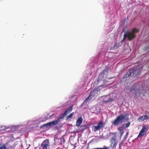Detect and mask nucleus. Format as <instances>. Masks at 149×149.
Returning <instances> with one entry per match:
<instances>
[{
    "mask_svg": "<svg viewBox=\"0 0 149 149\" xmlns=\"http://www.w3.org/2000/svg\"><path fill=\"white\" fill-rule=\"evenodd\" d=\"M139 31V30L134 28L132 31L125 32L124 35L123 39L121 42L124 41L126 38H127L130 41L132 40L135 38V34L137 33Z\"/></svg>",
    "mask_w": 149,
    "mask_h": 149,
    "instance_id": "1",
    "label": "nucleus"
},
{
    "mask_svg": "<svg viewBox=\"0 0 149 149\" xmlns=\"http://www.w3.org/2000/svg\"><path fill=\"white\" fill-rule=\"evenodd\" d=\"M127 115V113L124 114H121L118 116L116 119L112 122V123L115 126L118 125L120 123H122L123 120Z\"/></svg>",
    "mask_w": 149,
    "mask_h": 149,
    "instance_id": "2",
    "label": "nucleus"
},
{
    "mask_svg": "<svg viewBox=\"0 0 149 149\" xmlns=\"http://www.w3.org/2000/svg\"><path fill=\"white\" fill-rule=\"evenodd\" d=\"M65 116L63 114V113H62L61 114V116L59 117L57 120L54 121H53L52 122L49 123L47 124H44L42 126L44 127H48L51 126H53L55 125L59 122L60 119H63L64 117Z\"/></svg>",
    "mask_w": 149,
    "mask_h": 149,
    "instance_id": "3",
    "label": "nucleus"
},
{
    "mask_svg": "<svg viewBox=\"0 0 149 149\" xmlns=\"http://www.w3.org/2000/svg\"><path fill=\"white\" fill-rule=\"evenodd\" d=\"M100 93V91L97 88H95L93 91L91 92L89 96L84 100V103L90 101L91 98L95 96H97Z\"/></svg>",
    "mask_w": 149,
    "mask_h": 149,
    "instance_id": "4",
    "label": "nucleus"
},
{
    "mask_svg": "<svg viewBox=\"0 0 149 149\" xmlns=\"http://www.w3.org/2000/svg\"><path fill=\"white\" fill-rule=\"evenodd\" d=\"M130 70H132L133 72L132 73V76L134 77L139 75L141 72V70L138 67H134Z\"/></svg>",
    "mask_w": 149,
    "mask_h": 149,
    "instance_id": "5",
    "label": "nucleus"
},
{
    "mask_svg": "<svg viewBox=\"0 0 149 149\" xmlns=\"http://www.w3.org/2000/svg\"><path fill=\"white\" fill-rule=\"evenodd\" d=\"M49 141L47 139L44 140L42 143L41 147L42 149H47V147L49 146Z\"/></svg>",
    "mask_w": 149,
    "mask_h": 149,
    "instance_id": "6",
    "label": "nucleus"
},
{
    "mask_svg": "<svg viewBox=\"0 0 149 149\" xmlns=\"http://www.w3.org/2000/svg\"><path fill=\"white\" fill-rule=\"evenodd\" d=\"M147 131V130L146 127L145 125L143 126L142 129L138 135V137H141L143 136Z\"/></svg>",
    "mask_w": 149,
    "mask_h": 149,
    "instance_id": "7",
    "label": "nucleus"
},
{
    "mask_svg": "<svg viewBox=\"0 0 149 149\" xmlns=\"http://www.w3.org/2000/svg\"><path fill=\"white\" fill-rule=\"evenodd\" d=\"M103 125V123L102 121L99 123L97 126H94V131L96 132V131L100 130L102 127Z\"/></svg>",
    "mask_w": 149,
    "mask_h": 149,
    "instance_id": "8",
    "label": "nucleus"
},
{
    "mask_svg": "<svg viewBox=\"0 0 149 149\" xmlns=\"http://www.w3.org/2000/svg\"><path fill=\"white\" fill-rule=\"evenodd\" d=\"M149 119V116L145 115L141 116L138 118L137 120L139 122H142L145 120Z\"/></svg>",
    "mask_w": 149,
    "mask_h": 149,
    "instance_id": "9",
    "label": "nucleus"
},
{
    "mask_svg": "<svg viewBox=\"0 0 149 149\" xmlns=\"http://www.w3.org/2000/svg\"><path fill=\"white\" fill-rule=\"evenodd\" d=\"M22 125H19L16 126H12L11 128V132H14L18 131V128L21 126Z\"/></svg>",
    "mask_w": 149,
    "mask_h": 149,
    "instance_id": "10",
    "label": "nucleus"
},
{
    "mask_svg": "<svg viewBox=\"0 0 149 149\" xmlns=\"http://www.w3.org/2000/svg\"><path fill=\"white\" fill-rule=\"evenodd\" d=\"M132 70H129L124 75V77L125 78H127L130 76H132Z\"/></svg>",
    "mask_w": 149,
    "mask_h": 149,
    "instance_id": "11",
    "label": "nucleus"
},
{
    "mask_svg": "<svg viewBox=\"0 0 149 149\" xmlns=\"http://www.w3.org/2000/svg\"><path fill=\"white\" fill-rule=\"evenodd\" d=\"M83 121V119L81 117L79 118L76 121V125L77 126H79L80 125Z\"/></svg>",
    "mask_w": 149,
    "mask_h": 149,
    "instance_id": "12",
    "label": "nucleus"
},
{
    "mask_svg": "<svg viewBox=\"0 0 149 149\" xmlns=\"http://www.w3.org/2000/svg\"><path fill=\"white\" fill-rule=\"evenodd\" d=\"M116 135H115L110 139L111 144L117 143L116 141Z\"/></svg>",
    "mask_w": 149,
    "mask_h": 149,
    "instance_id": "13",
    "label": "nucleus"
},
{
    "mask_svg": "<svg viewBox=\"0 0 149 149\" xmlns=\"http://www.w3.org/2000/svg\"><path fill=\"white\" fill-rule=\"evenodd\" d=\"M6 145L0 144V149H7Z\"/></svg>",
    "mask_w": 149,
    "mask_h": 149,
    "instance_id": "14",
    "label": "nucleus"
},
{
    "mask_svg": "<svg viewBox=\"0 0 149 149\" xmlns=\"http://www.w3.org/2000/svg\"><path fill=\"white\" fill-rule=\"evenodd\" d=\"M117 144V143L110 144V148L111 149H115L116 148V146Z\"/></svg>",
    "mask_w": 149,
    "mask_h": 149,
    "instance_id": "15",
    "label": "nucleus"
},
{
    "mask_svg": "<svg viewBox=\"0 0 149 149\" xmlns=\"http://www.w3.org/2000/svg\"><path fill=\"white\" fill-rule=\"evenodd\" d=\"M87 127L86 125H81L80 127V129L81 130H84L86 129Z\"/></svg>",
    "mask_w": 149,
    "mask_h": 149,
    "instance_id": "16",
    "label": "nucleus"
},
{
    "mask_svg": "<svg viewBox=\"0 0 149 149\" xmlns=\"http://www.w3.org/2000/svg\"><path fill=\"white\" fill-rule=\"evenodd\" d=\"M136 86L135 85H134L131 87L130 91H133V90L135 91L136 90Z\"/></svg>",
    "mask_w": 149,
    "mask_h": 149,
    "instance_id": "17",
    "label": "nucleus"
},
{
    "mask_svg": "<svg viewBox=\"0 0 149 149\" xmlns=\"http://www.w3.org/2000/svg\"><path fill=\"white\" fill-rule=\"evenodd\" d=\"M124 143V141H121L119 143V148L120 149L121 147L123 146Z\"/></svg>",
    "mask_w": 149,
    "mask_h": 149,
    "instance_id": "18",
    "label": "nucleus"
},
{
    "mask_svg": "<svg viewBox=\"0 0 149 149\" xmlns=\"http://www.w3.org/2000/svg\"><path fill=\"white\" fill-rule=\"evenodd\" d=\"M74 114V113L72 112L70 114L69 116H68L67 118V119L68 120L70 118H72V117L73 116Z\"/></svg>",
    "mask_w": 149,
    "mask_h": 149,
    "instance_id": "19",
    "label": "nucleus"
},
{
    "mask_svg": "<svg viewBox=\"0 0 149 149\" xmlns=\"http://www.w3.org/2000/svg\"><path fill=\"white\" fill-rule=\"evenodd\" d=\"M125 125L124 124H123L122 125V127H119L118 128V130L120 132L121 131H122L123 130V127H124Z\"/></svg>",
    "mask_w": 149,
    "mask_h": 149,
    "instance_id": "20",
    "label": "nucleus"
},
{
    "mask_svg": "<svg viewBox=\"0 0 149 149\" xmlns=\"http://www.w3.org/2000/svg\"><path fill=\"white\" fill-rule=\"evenodd\" d=\"M72 107H70L68 108L66 110V111H67L68 112L70 113L71 112L72 110Z\"/></svg>",
    "mask_w": 149,
    "mask_h": 149,
    "instance_id": "21",
    "label": "nucleus"
},
{
    "mask_svg": "<svg viewBox=\"0 0 149 149\" xmlns=\"http://www.w3.org/2000/svg\"><path fill=\"white\" fill-rule=\"evenodd\" d=\"M113 100L111 98H109V99L108 100L105 101L104 102L106 103H108L109 102L112 101H113Z\"/></svg>",
    "mask_w": 149,
    "mask_h": 149,
    "instance_id": "22",
    "label": "nucleus"
},
{
    "mask_svg": "<svg viewBox=\"0 0 149 149\" xmlns=\"http://www.w3.org/2000/svg\"><path fill=\"white\" fill-rule=\"evenodd\" d=\"M93 149H108V148L107 147H105L102 148H95Z\"/></svg>",
    "mask_w": 149,
    "mask_h": 149,
    "instance_id": "23",
    "label": "nucleus"
},
{
    "mask_svg": "<svg viewBox=\"0 0 149 149\" xmlns=\"http://www.w3.org/2000/svg\"><path fill=\"white\" fill-rule=\"evenodd\" d=\"M119 47V46L118 45V44H117V43H116L114 45V48L115 49H116L118 47Z\"/></svg>",
    "mask_w": 149,
    "mask_h": 149,
    "instance_id": "24",
    "label": "nucleus"
},
{
    "mask_svg": "<svg viewBox=\"0 0 149 149\" xmlns=\"http://www.w3.org/2000/svg\"><path fill=\"white\" fill-rule=\"evenodd\" d=\"M130 122H129L127 123L126 124V127L127 128L130 125Z\"/></svg>",
    "mask_w": 149,
    "mask_h": 149,
    "instance_id": "25",
    "label": "nucleus"
},
{
    "mask_svg": "<svg viewBox=\"0 0 149 149\" xmlns=\"http://www.w3.org/2000/svg\"><path fill=\"white\" fill-rule=\"evenodd\" d=\"M69 112H68L67 111L65 110V112L63 113V114L65 116H66L67 115V114H69Z\"/></svg>",
    "mask_w": 149,
    "mask_h": 149,
    "instance_id": "26",
    "label": "nucleus"
},
{
    "mask_svg": "<svg viewBox=\"0 0 149 149\" xmlns=\"http://www.w3.org/2000/svg\"><path fill=\"white\" fill-rule=\"evenodd\" d=\"M123 133H124L123 130L122 131H121L120 132V134L121 135V136H122V135H123Z\"/></svg>",
    "mask_w": 149,
    "mask_h": 149,
    "instance_id": "27",
    "label": "nucleus"
},
{
    "mask_svg": "<svg viewBox=\"0 0 149 149\" xmlns=\"http://www.w3.org/2000/svg\"><path fill=\"white\" fill-rule=\"evenodd\" d=\"M136 91H137L136 93H141V91L139 90L138 91L136 90Z\"/></svg>",
    "mask_w": 149,
    "mask_h": 149,
    "instance_id": "28",
    "label": "nucleus"
},
{
    "mask_svg": "<svg viewBox=\"0 0 149 149\" xmlns=\"http://www.w3.org/2000/svg\"><path fill=\"white\" fill-rule=\"evenodd\" d=\"M128 133H128V132H126V135L127 136V135H128Z\"/></svg>",
    "mask_w": 149,
    "mask_h": 149,
    "instance_id": "29",
    "label": "nucleus"
},
{
    "mask_svg": "<svg viewBox=\"0 0 149 149\" xmlns=\"http://www.w3.org/2000/svg\"><path fill=\"white\" fill-rule=\"evenodd\" d=\"M101 81V79H98V82H99V81Z\"/></svg>",
    "mask_w": 149,
    "mask_h": 149,
    "instance_id": "30",
    "label": "nucleus"
},
{
    "mask_svg": "<svg viewBox=\"0 0 149 149\" xmlns=\"http://www.w3.org/2000/svg\"><path fill=\"white\" fill-rule=\"evenodd\" d=\"M10 149H15L13 147H12L11 148V149L10 148Z\"/></svg>",
    "mask_w": 149,
    "mask_h": 149,
    "instance_id": "31",
    "label": "nucleus"
},
{
    "mask_svg": "<svg viewBox=\"0 0 149 149\" xmlns=\"http://www.w3.org/2000/svg\"><path fill=\"white\" fill-rule=\"evenodd\" d=\"M127 136H125V139H126L127 138Z\"/></svg>",
    "mask_w": 149,
    "mask_h": 149,
    "instance_id": "32",
    "label": "nucleus"
},
{
    "mask_svg": "<svg viewBox=\"0 0 149 149\" xmlns=\"http://www.w3.org/2000/svg\"><path fill=\"white\" fill-rule=\"evenodd\" d=\"M0 130V133H1V132L2 130Z\"/></svg>",
    "mask_w": 149,
    "mask_h": 149,
    "instance_id": "33",
    "label": "nucleus"
},
{
    "mask_svg": "<svg viewBox=\"0 0 149 149\" xmlns=\"http://www.w3.org/2000/svg\"><path fill=\"white\" fill-rule=\"evenodd\" d=\"M135 95H137V94H135Z\"/></svg>",
    "mask_w": 149,
    "mask_h": 149,
    "instance_id": "34",
    "label": "nucleus"
}]
</instances>
